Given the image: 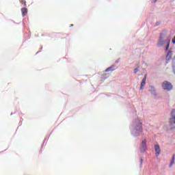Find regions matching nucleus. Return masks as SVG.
<instances>
[{
	"label": "nucleus",
	"mask_w": 175,
	"mask_h": 175,
	"mask_svg": "<svg viewBox=\"0 0 175 175\" xmlns=\"http://www.w3.org/2000/svg\"><path fill=\"white\" fill-rule=\"evenodd\" d=\"M135 128L133 129L134 136H139L143 132V126L140 120H137L135 123Z\"/></svg>",
	"instance_id": "obj_1"
},
{
	"label": "nucleus",
	"mask_w": 175,
	"mask_h": 175,
	"mask_svg": "<svg viewBox=\"0 0 175 175\" xmlns=\"http://www.w3.org/2000/svg\"><path fill=\"white\" fill-rule=\"evenodd\" d=\"M162 88L167 91H172L173 90V85H172L170 82L165 81L162 83Z\"/></svg>",
	"instance_id": "obj_2"
},
{
	"label": "nucleus",
	"mask_w": 175,
	"mask_h": 175,
	"mask_svg": "<svg viewBox=\"0 0 175 175\" xmlns=\"http://www.w3.org/2000/svg\"><path fill=\"white\" fill-rule=\"evenodd\" d=\"M175 124V109H172L171 112V118H170V124L174 125Z\"/></svg>",
	"instance_id": "obj_3"
},
{
	"label": "nucleus",
	"mask_w": 175,
	"mask_h": 175,
	"mask_svg": "<svg viewBox=\"0 0 175 175\" xmlns=\"http://www.w3.org/2000/svg\"><path fill=\"white\" fill-rule=\"evenodd\" d=\"M165 38V35L163 33L160 34V38L158 42V46H163L165 44V42L166 40H163V38Z\"/></svg>",
	"instance_id": "obj_4"
},
{
	"label": "nucleus",
	"mask_w": 175,
	"mask_h": 175,
	"mask_svg": "<svg viewBox=\"0 0 175 175\" xmlns=\"http://www.w3.org/2000/svg\"><path fill=\"white\" fill-rule=\"evenodd\" d=\"M146 150H147V142L146 141V139H144L142 142V145H141V151L142 152H144V151H146Z\"/></svg>",
	"instance_id": "obj_5"
},
{
	"label": "nucleus",
	"mask_w": 175,
	"mask_h": 175,
	"mask_svg": "<svg viewBox=\"0 0 175 175\" xmlns=\"http://www.w3.org/2000/svg\"><path fill=\"white\" fill-rule=\"evenodd\" d=\"M154 150L156 152V157H159V154H161V147H159V145H155Z\"/></svg>",
	"instance_id": "obj_6"
},
{
	"label": "nucleus",
	"mask_w": 175,
	"mask_h": 175,
	"mask_svg": "<svg viewBox=\"0 0 175 175\" xmlns=\"http://www.w3.org/2000/svg\"><path fill=\"white\" fill-rule=\"evenodd\" d=\"M147 80V75H145L141 83L140 90H144V85H146V81Z\"/></svg>",
	"instance_id": "obj_7"
},
{
	"label": "nucleus",
	"mask_w": 175,
	"mask_h": 175,
	"mask_svg": "<svg viewBox=\"0 0 175 175\" xmlns=\"http://www.w3.org/2000/svg\"><path fill=\"white\" fill-rule=\"evenodd\" d=\"M21 13H22V16L24 17V16H27V13H28V10L25 8H23L21 9Z\"/></svg>",
	"instance_id": "obj_8"
},
{
	"label": "nucleus",
	"mask_w": 175,
	"mask_h": 175,
	"mask_svg": "<svg viewBox=\"0 0 175 175\" xmlns=\"http://www.w3.org/2000/svg\"><path fill=\"white\" fill-rule=\"evenodd\" d=\"M113 70H116V68H114V66H111V67L107 68L105 70V72H113Z\"/></svg>",
	"instance_id": "obj_9"
},
{
	"label": "nucleus",
	"mask_w": 175,
	"mask_h": 175,
	"mask_svg": "<svg viewBox=\"0 0 175 175\" xmlns=\"http://www.w3.org/2000/svg\"><path fill=\"white\" fill-rule=\"evenodd\" d=\"M174 159H175V154H174L172 156V161L170 163V167L173 166V165L174 164Z\"/></svg>",
	"instance_id": "obj_10"
},
{
	"label": "nucleus",
	"mask_w": 175,
	"mask_h": 175,
	"mask_svg": "<svg viewBox=\"0 0 175 175\" xmlns=\"http://www.w3.org/2000/svg\"><path fill=\"white\" fill-rule=\"evenodd\" d=\"M139 68H140V66L137 64V68L134 69V73H137V72H139Z\"/></svg>",
	"instance_id": "obj_11"
},
{
	"label": "nucleus",
	"mask_w": 175,
	"mask_h": 175,
	"mask_svg": "<svg viewBox=\"0 0 175 175\" xmlns=\"http://www.w3.org/2000/svg\"><path fill=\"white\" fill-rule=\"evenodd\" d=\"M21 3H22V5H24V6H27V2L24 0H20Z\"/></svg>",
	"instance_id": "obj_12"
},
{
	"label": "nucleus",
	"mask_w": 175,
	"mask_h": 175,
	"mask_svg": "<svg viewBox=\"0 0 175 175\" xmlns=\"http://www.w3.org/2000/svg\"><path fill=\"white\" fill-rule=\"evenodd\" d=\"M169 57H170V58H172V53H167V55L166 56V59L167 61H169Z\"/></svg>",
	"instance_id": "obj_13"
},
{
	"label": "nucleus",
	"mask_w": 175,
	"mask_h": 175,
	"mask_svg": "<svg viewBox=\"0 0 175 175\" xmlns=\"http://www.w3.org/2000/svg\"><path fill=\"white\" fill-rule=\"evenodd\" d=\"M170 46V42H167V46H166V48H165L166 51H167V50H169V46Z\"/></svg>",
	"instance_id": "obj_14"
},
{
	"label": "nucleus",
	"mask_w": 175,
	"mask_h": 175,
	"mask_svg": "<svg viewBox=\"0 0 175 175\" xmlns=\"http://www.w3.org/2000/svg\"><path fill=\"white\" fill-rule=\"evenodd\" d=\"M172 43L174 44H175V36L173 38V39H172Z\"/></svg>",
	"instance_id": "obj_15"
},
{
	"label": "nucleus",
	"mask_w": 175,
	"mask_h": 175,
	"mask_svg": "<svg viewBox=\"0 0 175 175\" xmlns=\"http://www.w3.org/2000/svg\"><path fill=\"white\" fill-rule=\"evenodd\" d=\"M151 90H153V91H154V87H151Z\"/></svg>",
	"instance_id": "obj_16"
},
{
	"label": "nucleus",
	"mask_w": 175,
	"mask_h": 175,
	"mask_svg": "<svg viewBox=\"0 0 175 175\" xmlns=\"http://www.w3.org/2000/svg\"><path fill=\"white\" fill-rule=\"evenodd\" d=\"M70 27H73V25H70Z\"/></svg>",
	"instance_id": "obj_17"
},
{
	"label": "nucleus",
	"mask_w": 175,
	"mask_h": 175,
	"mask_svg": "<svg viewBox=\"0 0 175 175\" xmlns=\"http://www.w3.org/2000/svg\"><path fill=\"white\" fill-rule=\"evenodd\" d=\"M154 3H155V2H157V0H154Z\"/></svg>",
	"instance_id": "obj_18"
}]
</instances>
